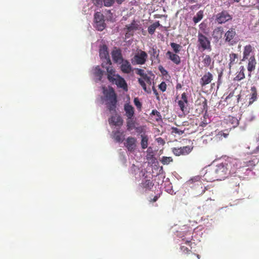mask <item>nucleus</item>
<instances>
[{
    "label": "nucleus",
    "mask_w": 259,
    "mask_h": 259,
    "mask_svg": "<svg viewBox=\"0 0 259 259\" xmlns=\"http://www.w3.org/2000/svg\"><path fill=\"white\" fill-rule=\"evenodd\" d=\"M226 120H227V123L230 124L233 127L237 126L239 124L238 120L235 117L229 116Z\"/></svg>",
    "instance_id": "c756f323"
},
{
    "label": "nucleus",
    "mask_w": 259,
    "mask_h": 259,
    "mask_svg": "<svg viewBox=\"0 0 259 259\" xmlns=\"http://www.w3.org/2000/svg\"><path fill=\"white\" fill-rule=\"evenodd\" d=\"M248 100V101L246 103V106H249L250 105L252 104L254 101L250 98L249 97L246 99V100Z\"/></svg>",
    "instance_id": "603ef678"
},
{
    "label": "nucleus",
    "mask_w": 259,
    "mask_h": 259,
    "mask_svg": "<svg viewBox=\"0 0 259 259\" xmlns=\"http://www.w3.org/2000/svg\"><path fill=\"white\" fill-rule=\"evenodd\" d=\"M153 93L154 94H155V95L156 96V99L158 100H160V98H159V94L157 91V90L154 88V87H153Z\"/></svg>",
    "instance_id": "6e6d98bb"
},
{
    "label": "nucleus",
    "mask_w": 259,
    "mask_h": 259,
    "mask_svg": "<svg viewBox=\"0 0 259 259\" xmlns=\"http://www.w3.org/2000/svg\"><path fill=\"white\" fill-rule=\"evenodd\" d=\"M109 123L115 126H120L122 124L123 120L119 116H112L109 119Z\"/></svg>",
    "instance_id": "b1692460"
},
{
    "label": "nucleus",
    "mask_w": 259,
    "mask_h": 259,
    "mask_svg": "<svg viewBox=\"0 0 259 259\" xmlns=\"http://www.w3.org/2000/svg\"><path fill=\"white\" fill-rule=\"evenodd\" d=\"M115 1L117 3V4L120 5L122 3H123L125 1V0H115Z\"/></svg>",
    "instance_id": "e2e57ef3"
},
{
    "label": "nucleus",
    "mask_w": 259,
    "mask_h": 259,
    "mask_svg": "<svg viewBox=\"0 0 259 259\" xmlns=\"http://www.w3.org/2000/svg\"><path fill=\"white\" fill-rule=\"evenodd\" d=\"M148 53L150 55L151 60L158 59L159 54V50L157 49L155 46L150 48Z\"/></svg>",
    "instance_id": "a878e982"
},
{
    "label": "nucleus",
    "mask_w": 259,
    "mask_h": 259,
    "mask_svg": "<svg viewBox=\"0 0 259 259\" xmlns=\"http://www.w3.org/2000/svg\"><path fill=\"white\" fill-rule=\"evenodd\" d=\"M151 114L154 115H156L158 117L160 116V113L155 109L152 111Z\"/></svg>",
    "instance_id": "13d9d810"
},
{
    "label": "nucleus",
    "mask_w": 259,
    "mask_h": 259,
    "mask_svg": "<svg viewBox=\"0 0 259 259\" xmlns=\"http://www.w3.org/2000/svg\"><path fill=\"white\" fill-rule=\"evenodd\" d=\"M172 160L173 159L171 157L163 156L160 161L163 164L165 165L168 164L170 162H172Z\"/></svg>",
    "instance_id": "79ce46f5"
},
{
    "label": "nucleus",
    "mask_w": 259,
    "mask_h": 259,
    "mask_svg": "<svg viewBox=\"0 0 259 259\" xmlns=\"http://www.w3.org/2000/svg\"><path fill=\"white\" fill-rule=\"evenodd\" d=\"M147 58V54L145 51L140 50L135 55L132 62L134 64L143 65L146 63Z\"/></svg>",
    "instance_id": "39448f33"
},
{
    "label": "nucleus",
    "mask_w": 259,
    "mask_h": 259,
    "mask_svg": "<svg viewBox=\"0 0 259 259\" xmlns=\"http://www.w3.org/2000/svg\"><path fill=\"white\" fill-rule=\"evenodd\" d=\"M137 140L135 138L133 137H128L124 142V145L127 148V150L130 152H134L137 147Z\"/></svg>",
    "instance_id": "1a4fd4ad"
},
{
    "label": "nucleus",
    "mask_w": 259,
    "mask_h": 259,
    "mask_svg": "<svg viewBox=\"0 0 259 259\" xmlns=\"http://www.w3.org/2000/svg\"><path fill=\"white\" fill-rule=\"evenodd\" d=\"M166 55L168 57V59L176 64L179 65L181 63V58L179 55L176 54V53H173L170 51H167Z\"/></svg>",
    "instance_id": "5701e85b"
},
{
    "label": "nucleus",
    "mask_w": 259,
    "mask_h": 259,
    "mask_svg": "<svg viewBox=\"0 0 259 259\" xmlns=\"http://www.w3.org/2000/svg\"><path fill=\"white\" fill-rule=\"evenodd\" d=\"M213 79V75L210 72H206L200 79L201 87H205L210 83Z\"/></svg>",
    "instance_id": "dca6fc26"
},
{
    "label": "nucleus",
    "mask_w": 259,
    "mask_h": 259,
    "mask_svg": "<svg viewBox=\"0 0 259 259\" xmlns=\"http://www.w3.org/2000/svg\"><path fill=\"white\" fill-rule=\"evenodd\" d=\"M254 151H255V153H257V152H259V145L256 147V148L254 150Z\"/></svg>",
    "instance_id": "0e129e2a"
},
{
    "label": "nucleus",
    "mask_w": 259,
    "mask_h": 259,
    "mask_svg": "<svg viewBox=\"0 0 259 259\" xmlns=\"http://www.w3.org/2000/svg\"><path fill=\"white\" fill-rule=\"evenodd\" d=\"M156 141L159 145H164L165 143V141L161 137L157 138Z\"/></svg>",
    "instance_id": "8fccbe9b"
},
{
    "label": "nucleus",
    "mask_w": 259,
    "mask_h": 259,
    "mask_svg": "<svg viewBox=\"0 0 259 259\" xmlns=\"http://www.w3.org/2000/svg\"><path fill=\"white\" fill-rule=\"evenodd\" d=\"M166 84L164 81H162L159 85L158 88L159 89L162 91V92H165L166 90Z\"/></svg>",
    "instance_id": "a18cd8bd"
},
{
    "label": "nucleus",
    "mask_w": 259,
    "mask_h": 259,
    "mask_svg": "<svg viewBox=\"0 0 259 259\" xmlns=\"http://www.w3.org/2000/svg\"><path fill=\"white\" fill-rule=\"evenodd\" d=\"M182 88V85L181 83H179L176 85V88L177 90H180Z\"/></svg>",
    "instance_id": "680f3d73"
},
{
    "label": "nucleus",
    "mask_w": 259,
    "mask_h": 259,
    "mask_svg": "<svg viewBox=\"0 0 259 259\" xmlns=\"http://www.w3.org/2000/svg\"><path fill=\"white\" fill-rule=\"evenodd\" d=\"M94 21L96 24V27L99 31L103 30L105 27L104 16L101 13L97 12L94 15Z\"/></svg>",
    "instance_id": "6e6552de"
},
{
    "label": "nucleus",
    "mask_w": 259,
    "mask_h": 259,
    "mask_svg": "<svg viewBox=\"0 0 259 259\" xmlns=\"http://www.w3.org/2000/svg\"><path fill=\"white\" fill-rule=\"evenodd\" d=\"M112 134L113 138L116 142L121 143L123 141L124 138L123 132H120L119 131L117 130L116 131H113Z\"/></svg>",
    "instance_id": "bb28decb"
},
{
    "label": "nucleus",
    "mask_w": 259,
    "mask_h": 259,
    "mask_svg": "<svg viewBox=\"0 0 259 259\" xmlns=\"http://www.w3.org/2000/svg\"><path fill=\"white\" fill-rule=\"evenodd\" d=\"M120 64V69L122 72L128 74L132 71V67L128 60H123Z\"/></svg>",
    "instance_id": "a211bd4d"
},
{
    "label": "nucleus",
    "mask_w": 259,
    "mask_h": 259,
    "mask_svg": "<svg viewBox=\"0 0 259 259\" xmlns=\"http://www.w3.org/2000/svg\"><path fill=\"white\" fill-rule=\"evenodd\" d=\"M252 50L253 48L250 45L245 46L244 48L242 60L247 59L250 53L252 52Z\"/></svg>",
    "instance_id": "c85d7f7f"
},
{
    "label": "nucleus",
    "mask_w": 259,
    "mask_h": 259,
    "mask_svg": "<svg viewBox=\"0 0 259 259\" xmlns=\"http://www.w3.org/2000/svg\"><path fill=\"white\" fill-rule=\"evenodd\" d=\"M197 37V47L198 49L202 51L207 50L210 51L211 50L210 40L209 38L200 32L198 33Z\"/></svg>",
    "instance_id": "7ed1b4c3"
},
{
    "label": "nucleus",
    "mask_w": 259,
    "mask_h": 259,
    "mask_svg": "<svg viewBox=\"0 0 259 259\" xmlns=\"http://www.w3.org/2000/svg\"><path fill=\"white\" fill-rule=\"evenodd\" d=\"M250 90L251 93L249 97L255 101L257 99L256 89L255 87H252Z\"/></svg>",
    "instance_id": "ea45409f"
},
{
    "label": "nucleus",
    "mask_w": 259,
    "mask_h": 259,
    "mask_svg": "<svg viewBox=\"0 0 259 259\" xmlns=\"http://www.w3.org/2000/svg\"><path fill=\"white\" fill-rule=\"evenodd\" d=\"M99 55L101 59H104L105 60L106 64L111 65V61L108 51V48L106 45H103L100 47Z\"/></svg>",
    "instance_id": "9d476101"
},
{
    "label": "nucleus",
    "mask_w": 259,
    "mask_h": 259,
    "mask_svg": "<svg viewBox=\"0 0 259 259\" xmlns=\"http://www.w3.org/2000/svg\"><path fill=\"white\" fill-rule=\"evenodd\" d=\"M104 94L109 110L110 111H115L117 100V95L113 89L111 88L108 90H104Z\"/></svg>",
    "instance_id": "f03ea898"
},
{
    "label": "nucleus",
    "mask_w": 259,
    "mask_h": 259,
    "mask_svg": "<svg viewBox=\"0 0 259 259\" xmlns=\"http://www.w3.org/2000/svg\"><path fill=\"white\" fill-rule=\"evenodd\" d=\"M203 18V13L201 11H199L196 16L194 17L193 20L195 23L199 22Z\"/></svg>",
    "instance_id": "a19ab883"
},
{
    "label": "nucleus",
    "mask_w": 259,
    "mask_h": 259,
    "mask_svg": "<svg viewBox=\"0 0 259 259\" xmlns=\"http://www.w3.org/2000/svg\"><path fill=\"white\" fill-rule=\"evenodd\" d=\"M111 55L113 61L116 63L120 64L123 59L121 50L115 48L111 52Z\"/></svg>",
    "instance_id": "4468645a"
},
{
    "label": "nucleus",
    "mask_w": 259,
    "mask_h": 259,
    "mask_svg": "<svg viewBox=\"0 0 259 259\" xmlns=\"http://www.w3.org/2000/svg\"><path fill=\"white\" fill-rule=\"evenodd\" d=\"M154 186V184L150 180H145L143 181L141 184V186L143 188H145L147 190H151Z\"/></svg>",
    "instance_id": "7c9ffc66"
},
{
    "label": "nucleus",
    "mask_w": 259,
    "mask_h": 259,
    "mask_svg": "<svg viewBox=\"0 0 259 259\" xmlns=\"http://www.w3.org/2000/svg\"><path fill=\"white\" fill-rule=\"evenodd\" d=\"M236 35V32L235 29L230 28L228 30L225 34V41L228 42L229 45L233 46L236 43V41L234 40V37Z\"/></svg>",
    "instance_id": "f8f14e48"
},
{
    "label": "nucleus",
    "mask_w": 259,
    "mask_h": 259,
    "mask_svg": "<svg viewBox=\"0 0 259 259\" xmlns=\"http://www.w3.org/2000/svg\"><path fill=\"white\" fill-rule=\"evenodd\" d=\"M135 124H136V121L135 120L133 119V118H127V119L126 120L127 130L128 131H131L132 130L135 129L136 128Z\"/></svg>",
    "instance_id": "473e14b6"
},
{
    "label": "nucleus",
    "mask_w": 259,
    "mask_h": 259,
    "mask_svg": "<svg viewBox=\"0 0 259 259\" xmlns=\"http://www.w3.org/2000/svg\"><path fill=\"white\" fill-rule=\"evenodd\" d=\"M178 105L183 112V113H185L188 111V98L185 93H183L181 96V99L178 102Z\"/></svg>",
    "instance_id": "9b49d317"
},
{
    "label": "nucleus",
    "mask_w": 259,
    "mask_h": 259,
    "mask_svg": "<svg viewBox=\"0 0 259 259\" xmlns=\"http://www.w3.org/2000/svg\"><path fill=\"white\" fill-rule=\"evenodd\" d=\"M244 72V67L242 66L241 67L240 71L238 72L237 74L235 76L234 79L237 81H239L243 79L245 77V74Z\"/></svg>",
    "instance_id": "c9c22d12"
},
{
    "label": "nucleus",
    "mask_w": 259,
    "mask_h": 259,
    "mask_svg": "<svg viewBox=\"0 0 259 259\" xmlns=\"http://www.w3.org/2000/svg\"><path fill=\"white\" fill-rule=\"evenodd\" d=\"M170 45L175 53H179L182 48V46L180 45L175 42H171Z\"/></svg>",
    "instance_id": "e433bc0d"
},
{
    "label": "nucleus",
    "mask_w": 259,
    "mask_h": 259,
    "mask_svg": "<svg viewBox=\"0 0 259 259\" xmlns=\"http://www.w3.org/2000/svg\"><path fill=\"white\" fill-rule=\"evenodd\" d=\"M199 101V104L201 105L200 110L202 111L207 112V100L205 98H202L197 100L196 102Z\"/></svg>",
    "instance_id": "2f4dec72"
},
{
    "label": "nucleus",
    "mask_w": 259,
    "mask_h": 259,
    "mask_svg": "<svg viewBox=\"0 0 259 259\" xmlns=\"http://www.w3.org/2000/svg\"><path fill=\"white\" fill-rule=\"evenodd\" d=\"M114 79L113 82H111L112 83H115L118 88H121L125 91H127V85L123 78L117 74L114 77Z\"/></svg>",
    "instance_id": "ddd939ff"
},
{
    "label": "nucleus",
    "mask_w": 259,
    "mask_h": 259,
    "mask_svg": "<svg viewBox=\"0 0 259 259\" xmlns=\"http://www.w3.org/2000/svg\"><path fill=\"white\" fill-rule=\"evenodd\" d=\"M233 96V94H232L231 93H230L226 98V100H227L228 99L231 98V97Z\"/></svg>",
    "instance_id": "69168bd1"
},
{
    "label": "nucleus",
    "mask_w": 259,
    "mask_h": 259,
    "mask_svg": "<svg viewBox=\"0 0 259 259\" xmlns=\"http://www.w3.org/2000/svg\"><path fill=\"white\" fill-rule=\"evenodd\" d=\"M138 81L145 92L148 93H150L151 92L150 88H147L145 83V82H146L148 85H151V79L150 77L148 76L147 75H145V77L143 78H139Z\"/></svg>",
    "instance_id": "2eb2a0df"
},
{
    "label": "nucleus",
    "mask_w": 259,
    "mask_h": 259,
    "mask_svg": "<svg viewBox=\"0 0 259 259\" xmlns=\"http://www.w3.org/2000/svg\"><path fill=\"white\" fill-rule=\"evenodd\" d=\"M237 168V160L228 158L217 165L208 167L203 177L207 182L221 181L235 174Z\"/></svg>",
    "instance_id": "f257e3e1"
},
{
    "label": "nucleus",
    "mask_w": 259,
    "mask_h": 259,
    "mask_svg": "<svg viewBox=\"0 0 259 259\" xmlns=\"http://www.w3.org/2000/svg\"><path fill=\"white\" fill-rule=\"evenodd\" d=\"M108 66H105L104 63H102V67L105 68L107 72V78L110 82H113L115 80L114 77L117 74H115V71L111 65L107 64Z\"/></svg>",
    "instance_id": "f3484780"
},
{
    "label": "nucleus",
    "mask_w": 259,
    "mask_h": 259,
    "mask_svg": "<svg viewBox=\"0 0 259 259\" xmlns=\"http://www.w3.org/2000/svg\"><path fill=\"white\" fill-rule=\"evenodd\" d=\"M238 62V55L237 54L232 53L229 55V63L228 64L230 70Z\"/></svg>",
    "instance_id": "aec40b11"
},
{
    "label": "nucleus",
    "mask_w": 259,
    "mask_h": 259,
    "mask_svg": "<svg viewBox=\"0 0 259 259\" xmlns=\"http://www.w3.org/2000/svg\"><path fill=\"white\" fill-rule=\"evenodd\" d=\"M218 135L220 136H223L225 138H226L227 137V136H228V134H225V133H222V132H220L219 133Z\"/></svg>",
    "instance_id": "bf43d9fd"
},
{
    "label": "nucleus",
    "mask_w": 259,
    "mask_h": 259,
    "mask_svg": "<svg viewBox=\"0 0 259 259\" xmlns=\"http://www.w3.org/2000/svg\"><path fill=\"white\" fill-rule=\"evenodd\" d=\"M257 163L255 159L249 160L246 162V166H254Z\"/></svg>",
    "instance_id": "49530a36"
},
{
    "label": "nucleus",
    "mask_w": 259,
    "mask_h": 259,
    "mask_svg": "<svg viewBox=\"0 0 259 259\" xmlns=\"http://www.w3.org/2000/svg\"><path fill=\"white\" fill-rule=\"evenodd\" d=\"M137 132L139 133H142L144 131V128L143 126H139V127H136L135 128Z\"/></svg>",
    "instance_id": "864d4df0"
},
{
    "label": "nucleus",
    "mask_w": 259,
    "mask_h": 259,
    "mask_svg": "<svg viewBox=\"0 0 259 259\" xmlns=\"http://www.w3.org/2000/svg\"><path fill=\"white\" fill-rule=\"evenodd\" d=\"M159 70L163 75L167 74V71L161 66L159 67Z\"/></svg>",
    "instance_id": "3c124183"
},
{
    "label": "nucleus",
    "mask_w": 259,
    "mask_h": 259,
    "mask_svg": "<svg viewBox=\"0 0 259 259\" xmlns=\"http://www.w3.org/2000/svg\"><path fill=\"white\" fill-rule=\"evenodd\" d=\"M199 188L201 189V191L200 192L196 193L197 195H202L206 190H207V187L203 186L201 183H200L199 184H197V186L196 187V189H198Z\"/></svg>",
    "instance_id": "58836bf2"
},
{
    "label": "nucleus",
    "mask_w": 259,
    "mask_h": 259,
    "mask_svg": "<svg viewBox=\"0 0 259 259\" xmlns=\"http://www.w3.org/2000/svg\"><path fill=\"white\" fill-rule=\"evenodd\" d=\"M155 26H154L153 24L151 25L148 27V31L149 34H153L155 31Z\"/></svg>",
    "instance_id": "de8ad7c7"
},
{
    "label": "nucleus",
    "mask_w": 259,
    "mask_h": 259,
    "mask_svg": "<svg viewBox=\"0 0 259 259\" xmlns=\"http://www.w3.org/2000/svg\"><path fill=\"white\" fill-rule=\"evenodd\" d=\"M140 29L141 27L139 23L135 20H133L131 23L126 25L124 28L125 38H130L134 35L135 31Z\"/></svg>",
    "instance_id": "20e7f679"
},
{
    "label": "nucleus",
    "mask_w": 259,
    "mask_h": 259,
    "mask_svg": "<svg viewBox=\"0 0 259 259\" xmlns=\"http://www.w3.org/2000/svg\"><path fill=\"white\" fill-rule=\"evenodd\" d=\"M159 197H160V194L157 195L155 196L153 199H150L149 200V201L150 202H155L158 200V199L159 198Z\"/></svg>",
    "instance_id": "5fc2aeb1"
},
{
    "label": "nucleus",
    "mask_w": 259,
    "mask_h": 259,
    "mask_svg": "<svg viewBox=\"0 0 259 259\" xmlns=\"http://www.w3.org/2000/svg\"><path fill=\"white\" fill-rule=\"evenodd\" d=\"M256 62L254 56H251L249 60L247 65V70L249 72L254 70L255 67Z\"/></svg>",
    "instance_id": "cd10ccee"
},
{
    "label": "nucleus",
    "mask_w": 259,
    "mask_h": 259,
    "mask_svg": "<svg viewBox=\"0 0 259 259\" xmlns=\"http://www.w3.org/2000/svg\"><path fill=\"white\" fill-rule=\"evenodd\" d=\"M154 26H155V28H157L158 27H159L160 24L159 23V22L158 21H156L155 22V23H154L153 24H152Z\"/></svg>",
    "instance_id": "052dcab7"
},
{
    "label": "nucleus",
    "mask_w": 259,
    "mask_h": 259,
    "mask_svg": "<svg viewBox=\"0 0 259 259\" xmlns=\"http://www.w3.org/2000/svg\"><path fill=\"white\" fill-rule=\"evenodd\" d=\"M202 63L204 64V67H208L212 61L211 57L208 55H205L203 56Z\"/></svg>",
    "instance_id": "f704fd0d"
},
{
    "label": "nucleus",
    "mask_w": 259,
    "mask_h": 259,
    "mask_svg": "<svg viewBox=\"0 0 259 259\" xmlns=\"http://www.w3.org/2000/svg\"><path fill=\"white\" fill-rule=\"evenodd\" d=\"M257 4L259 6V0H256Z\"/></svg>",
    "instance_id": "774afa93"
},
{
    "label": "nucleus",
    "mask_w": 259,
    "mask_h": 259,
    "mask_svg": "<svg viewBox=\"0 0 259 259\" xmlns=\"http://www.w3.org/2000/svg\"><path fill=\"white\" fill-rule=\"evenodd\" d=\"M134 102L137 108L140 110L142 108V104L140 102L139 99L138 98H135L134 100Z\"/></svg>",
    "instance_id": "37998d69"
},
{
    "label": "nucleus",
    "mask_w": 259,
    "mask_h": 259,
    "mask_svg": "<svg viewBox=\"0 0 259 259\" xmlns=\"http://www.w3.org/2000/svg\"><path fill=\"white\" fill-rule=\"evenodd\" d=\"M223 33V29L222 27L215 28L212 31V36L213 39L218 41L222 37Z\"/></svg>",
    "instance_id": "412c9836"
},
{
    "label": "nucleus",
    "mask_w": 259,
    "mask_h": 259,
    "mask_svg": "<svg viewBox=\"0 0 259 259\" xmlns=\"http://www.w3.org/2000/svg\"><path fill=\"white\" fill-rule=\"evenodd\" d=\"M193 148V147L191 146L175 147L172 149V152L174 155L177 156L187 155L191 152Z\"/></svg>",
    "instance_id": "0eeeda50"
},
{
    "label": "nucleus",
    "mask_w": 259,
    "mask_h": 259,
    "mask_svg": "<svg viewBox=\"0 0 259 259\" xmlns=\"http://www.w3.org/2000/svg\"><path fill=\"white\" fill-rule=\"evenodd\" d=\"M136 73L142 77V78H143L145 77V75H147V74L144 72V70L142 69L137 68L136 69Z\"/></svg>",
    "instance_id": "c03bdc74"
},
{
    "label": "nucleus",
    "mask_w": 259,
    "mask_h": 259,
    "mask_svg": "<svg viewBox=\"0 0 259 259\" xmlns=\"http://www.w3.org/2000/svg\"><path fill=\"white\" fill-rule=\"evenodd\" d=\"M172 131L173 133L178 134L179 135H182L184 133V131L180 130L177 127H172Z\"/></svg>",
    "instance_id": "09e8293b"
},
{
    "label": "nucleus",
    "mask_w": 259,
    "mask_h": 259,
    "mask_svg": "<svg viewBox=\"0 0 259 259\" xmlns=\"http://www.w3.org/2000/svg\"><path fill=\"white\" fill-rule=\"evenodd\" d=\"M235 2H237V3H238L241 0H233Z\"/></svg>",
    "instance_id": "338daca9"
},
{
    "label": "nucleus",
    "mask_w": 259,
    "mask_h": 259,
    "mask_svg": "<svg viewBox=\"0 0 259 259\" xmlns=\"http://www.w3.org/2000/svg\"><path fill=\"white\" fill-rule=\"evenodd\" d=\"M94 74L96 76L99 78V80H101L102 78L103 74V71L100 68L99 66H97L95 68Z\"/></svg>",
    "instance_id": "4c0bfd02"
},
{
    "label": "nucleus",
    "mask_w": 259,
    "mask_h": 259,
    "mask_svg": "<svg viewBox=\"0 0 259 259\" xmlns=\"http://www.w3.org/2000/svg\"><path fill=\"white\" fill-rule=\"evenodd\" d=\"M124 110L125 112V115L128 118H132L134 117L135 111L134 107L130 104L126 103L124 105Z\"/></svg>",
    "instance_id": "4be33fe9"
},
{
    "label": "nucleus",
    "mask_w": 259,
    "mask_h": 259,
    "mask_svg": "<svg viewBox=\"0 0 259 259\" xmlns=\"http://www.w3.org/2000/svg\"><path fill=\"white\" fill-rule=\"evenodd\" d=\"M141 137L142 138L141 140V147L142 148L145 149L147 148L148 145V137L147 135H141Z\"/></svg>",
    "instance_id": "72a5a7b5"
},
{
    "label": "nucleus",
    "mask_w": 259,
    "mask_h": 259,
    "mask_svg": "<svg viewBox=\"0 0 259 259\" xmlns=\"http://www.w3.org/2000/svg\"><path fill=\"white\" fill-rule=\"evenodd\" d=\"M232 19V16L226 10H223L217 14L215 21L219 24H224Z\"/></svg>",
    "instance_id": "423d86ee"
},
{
    "label": "nucleus",
    "mask_w": 259,
    "mask_h": 259,
    "mask_svg": "<svg viewBox=\"0 0 259 259\" xmlns=\"http://www.w3.org/2000/svg\"><path fill=\"white\" fill-rule=\"evenodd\" d=\"M192 240V237L191 238H188V239H186V238H183L182 240L185 242V243L186 244H189Z\"/></svg>",
    "instance_id": "4d7b16f0"
},
{
    "label": "nucleus",
    "mask_w": 259,
    "mask_h": 259,
    "mask_svg": "<svg viewBox=\"0 0 259 259\" xmlns=\"http://www.w3.org/2000/svg\"><path fill=\"white\" fill-rule=\"evenodd\" d=\"M180 248L182 252L187 255V259H193L195 256H196L198 259L200 258V255L193 253L192 251L187 247L182 246Z\"/></svg>",
    "instance_id": "6ab92c4d"
},
{
    "label": "nucleus",
    "mask_w": 259,
    "mask_h": 259,
    "mask_svg": "<svg viewBox=\"0 0 259 259\" xmlns=\"http://www.w3.org/2000/svg\"><path fill=\"white\" fill-rule=\"evenodd\" d=\"M95 4L97 6H102L103 4L104 6L110 7L113 5L115 0H95Z\"/></svg>",
    "instance_id": "393cba45"
}]
</instances>
